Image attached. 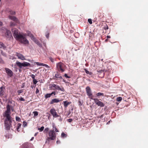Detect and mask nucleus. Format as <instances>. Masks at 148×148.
Returning <instances> with one entry per match:
<instances>
[{
	"instance_id": "f257e3e1",
	"label": "nucleus",
	"mask_w": 148,
	"mask_h": 148,
	"mask_svg": "<svg viewBox=\"0 0 148 148\" xmlns=\"http://www.w3.org/2000/svg\"><path fill=\"white\" fill-rule=\"evenodd\" d=\"M12 31L13 33V35L14 37H24L25 36H28L29 37H34L33 36L29 31L27 32V34H20L18 32V30L16 28L12 29Z\"/></svg>"
},
{
	"instance_id": "f03ea898",
	"label": "nucleus",
	"mask_w": 148,
	"mask_h": 148,
	"mask_svg": "<svg viewBox=\"0 0 148 148\" xmlns=\"http://www.w3.org/2000/svg\"><path fill=\"white\" fill-rule=\"evenodd\" d=\"M11 122L10 118H6L4 121L5 127L6 130H9L10 128V123Z\"/></svg>"
},
{
	"instance_id": "7ed1b4c3",
	"label": "nucleus",
	"mask_w": 148,
	"mask_h": 148,
	"mask_svg": "<svg viewBox=\"0 0 148 148\" xmlns=\"http://www.w3.org/2000/svg\"><path fill=\"white\" fill-rule=\"evenodd\" d=\"M65 67L64 64L61 62H59L57 63L56 67L59 71H61L62 72L64 71L65 70L64 68Z\"/></svg>"
},
{
	"instance_id": "20e7f679",
	"label": "nucleus",
	"mask_w": 148,
	"mask_h": 148,
	"mask_svg": "<svg viewBox=\"0 0 148 148\" xmlns=\"http://www.w3.org/2000/svg\"><path fill=\"white\" fill-rule=\"evenodd\" d=\"M10 114V107L9 105H8L7 107V110L3 114V116L4 117L7 118V119H8L9 118H11Z\"/></svg>"
},
{
	"instance_id": "39448f33",
	"label": "nucleus",
	"mask_w": 148,
	"mask_h": 148,
	"mask_svg": "<svg viewBox=\"0 0 148 148\" xmlns=\"http://www.w3.org/2000/svg\"><path fill=\"white\" fill-rule=\"evenodd\" d=\"M49 137H48L47 140H54L56 138V135L53 130H51L49 131Z\"/></svg>"
},
{
	"instance_id": "423d86ee",
	"label": "nucleus",
	"mask_w": 148,
	"mask_h": 148,
	"mask_svg": "<svg viewBox=\"0 0 148 148\" xmlns=\"http://www.w3.org/2000/svg\"><path fill=\"white\" fill-rule=\"evenodd\" d=\"M16 65L20 68H21L22 67H26L29 66L30 65V64L27 62H24L22 63L18 61H17L16 62Z\"/></svg>"
},
{
	"instance_id": "0eeeda50",
	"label": "nucleus",
	"mask_w": 148,
	"mask_h": 148,
	"mask_svg": "<svg viewBox=\"0 0 148 148\" xmlns=\"http://www.w3.org/2000/svg\"><path fill=\"white\" fill-rule=\"evenodd\" d=\"M1 31L2 32L4 33L5 36H6L12 37L10 31L7 30L4 28H3L1 29Z\"/></svg>"
},
{
	"instance_id": "6e6552de",
	"label": "nucleus",
	"mask_w": 148,
	"mask_h": 148,
	"mask_svg": "<svg viewBox=\"0 0 148 148\" xmlns=\"http://www.w3.org/2000/svg\"><path fill=\"white\" fill-rule=\"evenodd\" d=\"M16 40L18 41L21 43L27 44L28 43V41L26 39V38H16Z\"/></svg>"
},
{
	"instance_id": "1a4fd4ad",
	"label": "nucleus",
	"mask_w": 148,
	"mask_h": 148,
	"mask_svg": "<svg viewBox=\"0 0 148 148\" xmlns=\"http://www.w3.org/2000/svg\"><path fill=\"white\" fill-rule=\"evenodd\" d=\"M50 112L54 118H57L60 116L57 114L55 109L54 108L51 109Z\"/></svg>"
},
{
	"instance_id": "9d476101",
	"label": "nucleus",
	"mask_w": 148,
	"mask_h": 148,
	"mask_svg": "<svg viewBox=\"0 0 148 148\" xmlns=\"http://www.w3.org/2000/svg\"><path fill=\"white\" fill-rule=\"evenodd\" d=\"M95 103L98 106L101 107H103L104 104L101 101H99V100L97 99H93Z\"/></svg>"
},
{
	"instance_id": "9b49d317",
	"label": "nucleus",
	"mask_w": 148,
	"mask_h": 148,
	"mask_svg": "<svg viewBox=\"0 0 148 148\" xmlns=\"http://www.w3.org/2000/svg\"><path fill=\"white\" fill-rule=\"evenodd\" d=\"M5 72L7 75L10 77H12L13 75V72L10 69L5 68Z\"/></svg>"
},
{
	"instance_id": "f8f14e48",
	"label": "nucleus",
	"mask_w": 148,
	"mask_h": 148,
	"mask_svg": "<svg viewBox=\"0 0 148 148\" xmlns=\"http://www.w3.org/2000/svg\"><path fill=\"white\" fill-rule=\"evenodd\" d=\"M86 89L87 95L89 96L90 99H93L92 98V96L90 88L88 86H87L86 87Z\"/></svg>"
},
{
	"instance_id": "ddd939ff",
	"label": "nucleus",
	"mask_w": 148,
	"mask_h": 148,
	"mask_svg": "<svg viewBox=\"0 0 148 148\" xmlns=\"http://www.w3.org/2000/svg\"><path fill=\"white\" fill-rule=\"evenodd\" d=\"M16 55L19 59H20L22 60H26L25 57L21 53H16Z\"/></svg>"
},
{
	"instance_id": "4468645a",
	"label": "nucleus",
	"mask_w": 148,
	"mask_h": 148,
	"mask_svg": "<svg viewBox=\"0 0 148 148\" xmlns=\"http://www.w3.org/2000/svg\"><path fill=\"white\" fill-rule=\"evenodd\" d=\"M9 17L10 19L14 21L16 23H19V21L18 19L15 16H9Z\"/></svg>"
},
{
	"instance_id": "2eb2a0df",
	"label": "nucleus",
	"mask_w": 148,
	"mask_h": 148,
	"mask_svg": "<svg viewBox=\"0 0 148 148\" xmlns=\"http://www.w3.org/2000/svg\"><path fill=\"white\" fill-rule=\"evenodd\" d=\"M32 40L37 44L39 47H41L42 45L37 40L36 38H32Z\"/></svg>"
},
{
	"instance_id": "dca6fc26",
	"label": "nucleus",
	"mask_w": 148,
	"mask_h": 148,
	"mask_svg": "<svg viewBox=\"0 0 148 148\" xmlns=\"http://www.w3.org/2000/svg\"><path fill=\"white\" fill-rule=\"evenodd\" d=\"M60 100L57 99H54L51 100L50 102V104H52L54 103H57L60 101Z\"/></svg>"
},
{
	"instance_id": "f3484780",
	"label": "nucleus",
	"mask_w": 148,
	"mask_h": 148,
	"mask_svg": "<svg viewBox=\"0 0 148 148\" xmlns=\"http://www.w3.org/2000/svg\"><path fill=\"white\" fill-rule=\"evenodd\" d=\"M59 86L56 85L55 84H52L51 86V88H53V89H55L56 90H58V89L59 88Z\"/></svg>"
},
{
	"instance_id": "a211bd4d",
	"label": "nucleus",
	"mask_w": 148,
	"mask_h": 148,
	"mask_svg": "<svg viewBox=\"0 0 148 148\" xmlns=\"http://www.w3.org/2000/svg\"><path fill=\"white\" fill-rule=\"evenodd\" d=\"M52 127L53 131H54L55 132H58L59 131L56 128L55 124L54 123H52Z\"/></svg>"
},
{
	"instance_id": "6ab92c4d",
	"label": "nucleus",
	"mask_w": 148,
	"mask_h": 148,
	"mask_svg": "<svg viewBox=\"0 0 148 148\" xmlns=\"http://www.w3.org/2000/svg\"><path fill=\"white\" fill-rule=\"evenodd\" d=\"M0 48L5 49L6 48V46L1 42H0Z\"/></svg>"
},
{
	"instance_id": "aec40b11",
	"label": "nucleus",
	"mask_w": 148,
	"mask_h": 148,
	"mask_svg": "<svg viewBox=\"0 0 148 148\" xmlns=\"http://www.w3.org/2000/svg\"><path fill=\"white\" fill-rule=\"evenodd\" d=\"M64 103V106L65 107H66L67 106L70 104V103L69 102L67 101H65L63 102Z\"/></svg>"
},
{
	"instance_id": "412c9836",
	"label": "nucleus",
	"mask_w": 148,
	"mask_h": 148,
	"mask_svg": "<svg viewBox=\"0 0 148 148\" xmlns=\"http://www.w3.org/2000/svg\"><path fill=\"white\" fill-rule=\"evenodd\" d=\"M21 124L20 123H18L17 125V128H16L17 130L18 131H19V129L21 127Z\"/></svg>"
},
{
	"instance_id": "4be33fe9",
	"label": "nucleus",
	"mask_w": 148,
	"mask_h": 148,
	"mask_svg": "<svg viewBox=\"0 0 148 148\" xmlns=\"http://www.w3.org/2000/svg\"><path fill=\"white\" fill-rule=\"evenodd\" d=\"M0 88L1 89V90L0 92V96H2L4 95V92L2 89V87L1 88Z\"/></svg>"
},
{
	"instance_id": "5701e85b",
	"label": "nucleus",
	"mask_w": 148,
	"mask_h": 148,
	"mask_svg": "<svg viewBox=\"0 0 148 148\" xmlns=\"http://www.w3.org/2000/svg\"><path fill=\"white\" fill-rule=\"evenodd\" d=\"M51 96L50 94H47L45 95V97L46 99L50 97Z\"/></svg>"
},
{
	"instance_id": "b1692460",
	"label": "nucleus",
	"mask_w": 148,
	"mask_h": 148,
	"mask_svg": "<svg viewBox=\"0 0 148 148\" xmlns=\"http://www.w3.org/2000/svg\"><path fill=\"white\" fill-rule=\"evenodd\" d=\"M34 116H36L38 115V113L37 111H34L33 112Z\"/></svg>"
},
{
	"instance_id": "393cba45",
	"label": "nucleus",
	"mask_w": 148,
	"mask_h": 148,
	"mask_svg": "<svg viewBox=\"0 0 148 148\" xmlns=\"http://www.w3.org/2000/svg\"><path fill=\"white\" fill-rule=\"evenodd\" d=\"M84 70L86 73L89 74L90 75H91L92 74V73L91 72H89L86 69H85Z\"/></svg>"
},
{
	"instance_id": "a878e982",
	"label": "nucleus",
	"mask_w": 148,
	"mask_h": 148,
	"mask_svg": "<svg viewBox=\"0 0 148 148\" xmlns=\"http://www.w3.org/2000/svg\"><path fill=\"white\" fill-rule=\"evenodd\" d=\"M61 137L62 138H65L66 137V135L64 133L62 132L61 135Z\"/></svg>"
},
{
	"instance_id": "bb28decb",
	"label": "nucleus",
	"mask_w": 148,
	"mask_h": 148,
	"mask_svg": "<svg viewBox=\"0 0 148 148\" xmlns=\"http://www.w3.org/2000/svg\"><path fill=\"white\" fill-rule=\"evenodd\" d=\"M44 128V126H42L40 128H38V130L40 132H41L43 130Z\"/></svg>"
},
{
	"instance_id": "cd10ccee",
	"label": "nucleus",
	"mask_w": 148,
	"mask_h": 148,
	"mask_svg": "<svg viewBox=\"0 0 148 148\" xmlns=\"http://www.w3.org/2000/svg\"><path fill=\"white\" fill-rule=\"evenodd\" d=\"M122 99L121 97H119L118 98H117L116 101H118L120 102L121 101Z\"/></svg>"
},
{
	"instance_id": "c85d7f7f",
	"label": "nucleus",
	"mask_w": 148,
	"mask_h": 148,
	"mask_svg": "<svg viewBox=\"0 0 148 148\" xmlns=\"http://www.w3.org/2000/svg\"><path fill=\"white\" fill-rule=\"evenodd\" d=\"M16 25V24L13 22H11L10 23V26H14Z\"/></svg>"
},
{
	"instance_id": "c756f323",
	"label": "nucleus",
	"mask_w": 148,
	"mask_h": 148,
	"mask_svg": "<svg viewBox=\"0 0 148 148\" xmlns=\"http://www.w3.org/2000/svg\"><path fill=\"white\" fill-rule=\"evenodd\" d=\"M23 125L24 127H25L27 125V122L25 121H23Z\"/></svg>"
},
{
	"instance_id": "7c9ffc66",
	"label": "nucleus",
	"mask_w": 148,
	"mask_h": 148,
	"mask_svg": "<svg viewBox=\"0 0 148 148\" xmlns=\"http://www.w3.org/2000/svg\"><path fill=\"white\" fill-rule=\"evenodd\" d=\"M55 76L56 78H61L62 77L61 76H60L58 74H56L55 75Z\"/></svg>"
},
{
	"instance_id": "2f4dec72",
	"label": "nucleus",
	"mask_w": 148,
	"mask_h": 148,
	"mask_svg": "<svg viewBox=\"0 0 148 148\" xmlns=\"http://www.w3.org/2000/svg\"><path fill=\"white\" fill-rule=\"evenodd\" d=\"M96 95L97 96H99L100 95H103V94L101 92H99L97 93Z\"/></svg>"
},
{
	"instance_id": "473e14b6",
	"label": "nucleus",
	"mask_w": 148,
	"mask_h": 148,
	"mask_svg": "<svg viewBox=\"0 0 148 148\" xmlns=\"http://www.w3.org/2000/svg\"><path fill=\"white\" fill-rule=\"evenodd\" d=\"M33 83L34 84H36L38 82V81H37L35 79L33 80Z\"/></svg>"
},
{
	"instance_id": "72a5a7b5",
	"label": "nucleus",
	"mask_w": 148,
	"mask_h": 148,
	"mask_svg": "<svg viewBox=\"0 0 148 148\" xmlns=\"http://www.w3.org/2000/svg\"><path fill=\"white\" fill-rule=\"evenodd\" d=\"M88 21L90 24H92V22L91 19L90 18L88 19Z\"/></svg>"
},
{
	"instance_id": "f704fd0d",
	"label": "nucleus",
	"mask_w": 148,
	"mask_h": 148,
	"mask_svg": "<svg viewBox=\"0 0 148 148\" xmlns=\"http://www.w3.org/2000/svg\"><path fill=\"white\" fill-rule=\"evenodd\" d=\"M16 121H19L21 120L20 118L18 116H16Z\"/></svg>"
},
{
	"instance_id": "c9c22d12",
	"label": "nucleus",
	"mask_w": 148,
	"mask_h": 148,
	"mask_svg": "<svg viewBox=\"0 0 148 148\" xmlns=\"http://www.w3.org/2000/svg\"><path fill=\"white\" fill-rule=\"evenodd\" d=\"M31 77L33 79H35V75L34 74H32L30 75Z\"/></svg>"
},
{
	"instance_id": "e433bc0d",
	"label": "nucleus",
	"mask_w": 148,
	"mask_h": 148,
	"mask_svg": "<svg viewBox=\"0 0 148 148\" xmlns=\"http://www.w3.org/2000/svg\"><path fill=\"white\" fill-rule=\"evenodd\" d=\"M103 28L105 30H106L108 29V25H106L105 26H104V27H103Z\"/></svg>"
},
{
	"instance_id": "4c0bfd02",
	"label": "nucleus",
	"mask_w": 148,
	"mask_h": 148,
	"mask_svg": "<svg viewBox=\"0 0 148 148\" xmlns=\"http://www.w3.org/2000/svg\"><path fill=\"white\" fill-rule=\"evenodd\" d=\"M36 65L38 66H41V63L39 62H36Z\"/></svg>"
},
{
	"instance_id": "58836bf2",
	"label": "nucleus",
	"mask_w": 148,
	"mask_h": 148,
	"mask_svg": "<svg viewBox=\"0 0 148 148\" xmlns=\"http://www.w3.org/2000/svg\"><path fill=\"white\" fill-rule=\"evenodd\" d=\"M67 121L68 122H71L72 121L73 119H68L67 120Z\"/></svg>"
},
{
	"instance_id": "ea45409f",
	"label": "nucleus",
	"mask_w": 148,
	"mask_h": 148,
	"mask_svg": "<svg viewBox=\"0 0 148 148\" xmlns=\"http://www.w3.org/2000/svg\"><path fill=\"white\" fill-rule=\"evenodd\" d=\"M18 92L19 93V94L23 92V90H18Z\"/></svg>"
},
{
	"instance_id": "a19ab883",
	"label": "nucleus",
	"mask_w": 148,
	"mask_h": 148,
	"mask_svg": "<svg viewBox=\"0 0 148 148\" xmlns=\"http://www.w3.org/2000/svg\"><path fill=\"white\" fill-rule=\"evenodd\" d=\"M58 90H60L63 91L64 90V89L63 88H60V87H59V88L58 89Z\"/></svg>"
},
{
	"instance_id": "79ce46f5",
	"label": "nucleus",
	"mask_w": 148,
	"mask_h": 148,
	"mask_svg": "<svg viewBox=\"0 0 148 148\" xmlns=\"http://www.w3.org/2000/svg\"><path fill=\"white\" fill-rule=\"evenodd\" d=\"M49 59L52 62H54V59H53L52 58L50 57L49 58Z\"/></svg>"
},
{
	"instance_id": "37998d69",
	"label": "nucleus",
	"mask_w": 148,
	"mask_h": 148,
	"mask_svg": "<svg viewBox=\"0 0 148 148\" xmlns=\"http://www.w3.org/2000/svg\"><path fill=\"white\" fill-rule=\"evenodd\" d=\"M19 100L21 101H25L23 97H21L20 98V99H19Z\"/></svg>"
},
{
	"instance_id": "c03bdc74",
	"label": "nucleus",
	"mask_w": 148,
	"mask_h": 148,
	"mask_svg": "<svg viewBox=\"0 0 148 148\" xmlns=\"http://www.w3.org/2000/svg\"><path fill=\"white\" fill-rule=\"evenodd\" d=\"M49 130V128H46L45 129V131L48 132Z\"/></svg>"
},
{
	"instance_id": "a18cd8bd",
	"label": "nucleus",
	"mask_w": 148,
	"mask_h": 148,
	"mask_svg": "<svg viewBox=\"0 0 148 148\" xmlns=\"http://www.w3.org/2000/svg\"><path fill=\"white\" fill-rule=\"evenodd\" d=\"M64 76L67 78H69L70 77L69 76H68L66 74H65Z\"/></svg>"
},
{
	"instance_id": "49530a36",
	"label": "nucleus",
	"mask_w": 148,
	"mask_h": 148,
	"mask_svg": "<svg viewBox=\"0 0 148 148\" xmlns=\"http://www.w3.org/2000/svg\"><path fill=\"white\" fill-rule=\"evenodd\" d=\"M51 95H55L56 94V93L55 92H52L51 93H50Z\"/></svg>"
},
{
	"instance_id": "de8ad7c7",
	"label": "nucleus",
	"mask_w": 148,
	"mask_h": 148,
	"mask_svg": "<svg viewBox=\"0 0 148 148\" xmlns=\"http://www.w3.org/2000/svg\"><path fill=\"white\" fill-rule=\"evenodd\" d=\"M44 66L46 67L47 68H49V67H50L48 65H47V64H45Z\"/></svg>"
},
{
	"instance_id": "09e8293b",
	"label": "nucleus",
	"mask_w": 148,
	"mask_h": 148,
	"mask_svg": "<svg viewBox=\"0 0 148 148\" xmlns=\"http://www.w3.org/2000/svg\"><path fill=\"white\" fill-rule=\"evenodd\" d=\"M0 62L1 63H3V61L2 59L0 58Z\"/></svg>"
},
{
	"instance_id": "8fccbe9b",
	"label": "nucleus",
	"mask_w": 148,
	"mask_h": 148,
	"mask_svg": "<svg viewBox=\"0 0 148 148\" xmlns=\"http://www.w3.org/2000/svg\"><path fill=\"white\" fill-rule=\"evenodd\" d=\"M39 90L38 89V88H36V93H38V92H39Z\"/></svg>"
},
{
	"instance_id": "3c124183",
	"label": "nucleus",
	"mask_w": 148,
	"mask_h": 148,
	"mask_svg": "<svg viewBox=\"0 0 148 148\" xmlns=\"http://www.w3.org/2000/svg\"><path fill=\"white\" fill-rule=\"evenodd\" d=\"M1 53L3 55V56H6V54L5 53H3V52L2 51H1Z\"/></svg>"
},
{
	"instance_id": "603ef678",
	"label": "nucleus",
	"mask_w": 148,
	"mask_h": 148,
	"mask_svg": "<svg viewBox=\"0 0 148 148\" xmlns=\"http://www.w3.org/2000/svg\"><path fill=\"white\" fill-rule=\"evenodd\" d=\"M56 143L57 144H59L60 143V141L59 140H57Z\"/></svg>"
},
{
	"instance_id": "864d4df0",
	"label": "nucleus",
	"mask_w": 148,
	"mask_h": 148,
	"mask_svg": "<svg viewBox=\"0 0 148 148\" xmlns=\"http://www.w3.org/2000/svg\"><path fill=\"white\" fill-rule=\"evenodd\" d=\"M11 14H15V12L14 11H12V13Z\"/></svg>"
},
{
	"instance_id": "5fc2aeb1",
	"label": "nucleus",
	"mask_w": 148,
	"mask_h": 148,
	"mask_svg": "<svg viewBox=\"0 0 148 148\" xmlns=\"http://www.w3.org/2000/svg\"><path fill=\"white\" fill-rule=\"evenodd\" d=\"M45 64H44L43 63H41V66H44V65H45Z\"/></svg>"
},
{
	"instance_id": "6e6d98bb",
	"label": "nucleus",
	"mask_w": 148,
	"mask_h": 148,
	"mask_svg": "<svg viewBox=\"0 0 148 148\" xmlns=\"http://www.w3.org/2000/svg\"><path fill=\"white\" fill-rule=\"evenodd\" d=\"M46 37H48L49 36V34L48 33L46 35Z\"/></svg>"
},
{
	"instance_id": "4d7b16f0",
	"label": "nucleus",
	"mask_w": 148,
	"mask_h": 148,
	"mask_svg": "<svg viewBox=\"0 0 148 148\" xmlns=\"http://www.w3.org/2000/svg\"><path fill=\"white\" fill-rule=\"evenodd\" d=\"M59 120L60 121H61L62 120V119L61 118V117H60V118L59 119Z\"/></svg>"
},
{
	"instance_id": "13d9d810",
	"label": "nucleus",
	"mask_w": 148,
	"mask_h": 148,
	"mask_svg": "<svg viewBox=\"0 0 148 148\" xmlns=\"http://www.w3.org/2000/svg\"><path fill=\"white\" fill-rule=\"evenodd\" d=\"M2 25V23L0 21V26Z\"/></svg>"
},
{
	"instance_id": "bf43d9fd",
	"label": "nucleus",
	"mask_w": 148,
	"mask_h": 148,
	"mask_svg": "<svg viewBox=\"0 0 148 148\" xmlns=\"http://www.w3.org/2000/svg\"><path fill=\"white\" fill-rule=\"evenodd\" d=\"M1 3H2L1 2V0H0V6H1Z\"/></svg>"
},
{
	"instance_id": "052dcab7",
	"label": "nucleus",
	"mask_w": 148,
	"mask_h": 148,
	"mask_svg": "<svg viewBox=\"0 0 148 148\" xmlns=\"http://www.w3.org/2000/svg\"><path fill=\"white\" fill-rule=\"evenodd\" d=\"M34 137H32V138L31 139V140H33V139H34Z\"/></svg>"
},
{
	"instance_id": "680f3d73",
	"label": "nucleus",
	"mask_w": 148,
	"mask_h": 148,
	"mask_svg": "<svg viewBox=\"0 0 148 148\" xmlns=\"http://www.w3.org/2000/svg\"><path fill=\"white\" fill-rule=\"evenodd\" d=\"M37 134H38V132L36 133L35 134V135H35V136H36V135H37Z\"/></svg>"
},
{
	"instance_id": "e2e57ef3",
	"label": "nucleus",
	"mask_w": 148,
	"mask_h": 148,
	"mask_svg": "<svg viewBox=\"0 0 148 148\" xmlns=\"http://www.w3.org/2000/svg\"><path fill=\"white\" fill-rule=\"evenodd\" d=\"M11 59H12V60H13V59H15V58H14H14H11Z\"/></svg>"
},
{
	"instance_id": "0e129e2a",
	"label": "nucleus",
	"mask_w": 148,
	"mask_h": 148,
	"mask_svg": "<svg viewBox=\"0 0 148 148\" xmlns=\"http://www.w3.org/2000/svg\"><path fill=\"white\" fill-rule=\"evenodd\" d=\"M70 112H69V113H68V115H69L70 114Z\"/></svg>"
},
{
	"instance_id": "69168bd1",
	"label": "nucleus",
	"mask_w": 148,
	"mask_h": 148,
	"mask_svg": "<svg viewBox=\"0 0 148 148\" xmlns=\"http://www.w3.org/2000/svg\"><path fill=\"white\" fill-rule=\"evenodd\" d=\"M31 88H33V86H32V85H31Z\"/></svg>"
},
{
	"instance_id": "338daca9",
	"label": "nucleus",
	"mask_w": 148,
	"mask_h": 148,
	"mask_svg": "<svg viewBox=\"0 0 148 148\" xmlns=\"http://www.w3.org/2000/svg\"><path fill=\"white\" fill-rule=\"evenodd\" d=\"M110 121H108V122L107 123V124H109V123H110Z\"/></svg>"
},
{
	"instance_id": "774afa93",
	"label": "nucleus",
	"mask_w": 148,
	"mask_h": 148,
	"mask_svg": "<svg viewBox=\"0 0 148 148\" xmlns=\"http://www.w3.org/2000/svg\"><path fill=\"white\" fill-rule=\"evenodd\" d=\"M106 37H110V36H107Z\"/></svg>"
}]
</instances>
